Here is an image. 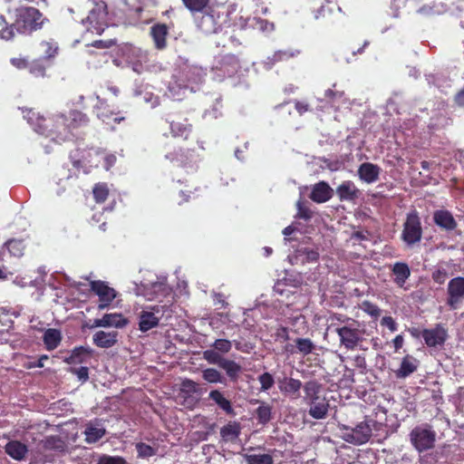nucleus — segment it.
<instances>
[{
    "mask_svg": "<svg viewBox=\"0 0 464 464\" xmlns=\"http://www.w3.org/2000/svg\"><path fill=\"white\" fill-rule=\"evenodd\" d=\"M66 115L72 133L74 130L84 127L89 123L88 116L78 110H72Z\"/></svg>",
    "mask_w": 464,
    "mask_h": 464,
    "instance_id": "obj_29",
    "label": "nucleus"
},
{
    "mask_svg": "<svg viewBox=\"0 0 464 464\" xmlns=\"http://www.w3.org/2000/svg\"><path fill=\"white\" fill-rule=\"evenodd\" d=\"M106 431L103 428L94 426H87L84 430L85 441L89 444L95 443L100 440Z\"/></svg>",
    "mask_w": 464,
    "mask_h": 464,
    "instance_id": "obj_42",
    "label": "nucleus"
},
{
    "mask_svg": "<svg viewBox=\"0 0 464 464\" xmlns=\"http://www.w3.org/2000/svg\"><path fill=\"white\" fill-rule=\"evenodd\" d=\"M202 378L209 383H226V378L215 368H207L203 370Z\"/></svg>",
    "mask_w": 464,
    "mask_h": 464,
    "instance_id": "obj_43",
    "label": "nucleus"
},
{
    "mask_svg": "<svg viewBox=\"0 0 464 464\" xmlns=\"http://www.w3.org/2000/svg\"><path fill=\"white\" fill-rule=\"evenodd\" d=\"M421 337L429 347L441 346L448 338V331L440 324L435 325L431 329H423Z\"/></svg>",
    "mask_w": 464,
    "mask_h": 464,
    "instance_id": "obj_14",
    "label": "nucleus"
},
{
    "mask_svg": "<svg viewBox=\"0 0 464 464\" xmlns=\"http://www.w3.org/2000/svg\"><path fill=\"white\" fill-rule=\"evenodd\" d=\"M215 350H217L219 353H228L232 348V343L230 341L227 339H217L214 343L212 344Z\"/></svg>",
    "mask_w": 464,
    "mask_h": 464,
    "instance_id": "obj_55",
    "label": "nucleus"
},
{
    "mask_svg": "<svg viewBox=\"0 0 464 464\" xmlns=\"http://www.w3.org/2000/svg\"><path fill=\"white\" fill-rule=\"evenodd\" d=\"M409 437L412 447L419 453H423L434 448L437 432L431 425L424 423L414 427L411 430Z\"/></svg>",
    "mask_w": 464,
    "mask_h": 464,
    "instance_id": "obj_5",
    "label": "nucleus"
},
{
    "mask_svg": "<svg viewBox=\"0 0 464 464\" xmlns=\"http://www.w3.org/2000/svg\"><path fill=\"white\" fill-rule=\"evenodd\" d=\"M97 464H127V461L120 456L102 455L99 458Z\"/></svg>",
    "mask_w": 464,
    "mask_h": 464,
    "instance_id": "obj_54",
    "label": "nucleus"
},
{
    "mask_svg": "<svg viewBox=\"0 0 464 464\" xmlns=\"http://www.w3.org/2000/svg\"><path fill=\"white\" fill-rule=\"evenodd\" d=\"M118 332L98 331L92 336L93 343L100 348H111L118 342Z\"/></svg>",
    "mask_w": 464,
    "mask_h": 464,
    "instance_id": "obj_20",
    "label": "nucleus"
},
{
    "mask_svg": "<svg viewBox=\"0 0 464 464\" xmlns=\"http://www.w3.org/2000/svg\"><path fill=\"white\" fill-rule=\"evenodd\" d=\"M309 406V415L316 420L324 419L327 416L330 407L329 401L324 396L310 403Z\"/></svg>",
    "mask_w": 464,
    "mask_h": 464,
    "instance_id": "obj_25",
    "label": "nucleus"
},
{
    "mask_svg": "<svg viewBox=\"0 0 464 464\" xmlns=\"http://www.w3.org/2000/svg\"><path fill=\"white\" fill-rule=\"evenodd\" d=\"M418 365L419 361L412 355L407 354L402 358L399 369L394 372L395 375L399 379L406 378L417 371Z\"/></svg>",
    "mask_w": 464,
    "mask_h": 464,
    "instance_id": "obj_21",
    "label": "nucleus"
},
{
    "mask_svg": "<svg viewBox=\"0 0 464 464\" xmlns=\"http://www.w3.org/2000/svg\"><path fill=\"white\" fill-rule=\"evenodd\" d=\"M392 272L394 276V283L398 286L403 287L411 276V269L408 264L404 262H396L392 268Z\"/></svg>",
    "mask_w": 464,
    "mask_h": 464,
    "instance_id": "obj_26",
    "label": "nucleus"
},
{
    "mask_svg": "<svg viewBox=\"0 0 464 464\" xmlns=\"http://www.w3.org/2000/svg\"><path fill=\"white\" fill-rule=\"evenodd\" d=\"M48 359V355L43 354L36 361H28L24 362L23 366L25 369L43 368L44 366V361H47Z\"/></svg>",
    "mask_w": 464,
    "mask_h": 464,
    "instance_id": "obj_59",
    "label": "nucleus"
},
{
    "mask_svg": "<svg viewBox=\"0 0 464 464\" xmlns=\"http://www.w3.org/2000/svg\"><path fill=\"white\" fill-rule=\"evenodd\" d=\"M136 450L139 458H150L156 454V450L144 442H138Z\"/></svg>",
    "mask_w": 464,
    "mask_h": 464,
    "instance_id": "obj_50",
    "label": "nucleus"
},
{
    "mask_svg": "<svg viewBox=\"0 0 464 464\" xmlns=\"http://www.w3.org/2000/svg\"><path fill=\"white\" fill-rule=\"evenodd\" d=\"M204 359L212 364L219 365L221 362L224 360V356H222L219 352L217 350H207L203 353Z\"/></svg>",
    "mask_w": 464,
    "mask_h": 464,
    "instance_id": "obj_51",
    "label": "nucleus"
},
{
    "mask_svg": "<svg viewBox=\"0 0 464 464\" xmlns=\"http://www.w3.org/2000/svg\"><path fill=\"white\" fill-rule=\"evenodd\" d=\"M380 168L372 163L364 162L358 169L360 179L366 183H373L379 179Z\"/></svg>",
    "mask_w": 464,
    "mask_h": 464,
    "instance_id": "obj_23",
    "label": "nucleus"
},
{
    "mask_svg": "<svg viewBox=\"0 0 464 464\" xmlns=\"http://www.w3.org/2000/svg\"><path fill=\"white\" fill-rule=\"evenodd\" d=\"M278 387L285 394L297 397L299 395L300 389L304 386L302 382L294 378L285 377L278 381Z\"/></svg>",
    "mask_w": 464,
    "mask_h": 464,
    "instance_id": "obj_24",
    "label": "nucleus"
},
{
    "mask_svg": "<svg viewBox=\"0 0 464 464\" xmlns=\"http://www.w3.org/2000/svg\"><path fill=\"white\" fill-rule=\"evenodd\" d=\"M241 432L240 424L237 421H229L220 430V436L226 441L236 440Z\"/></svg>",
    "mask_w": 464,
    "mask_h": 464,
    "instance_id": "obj_33",
    "label": "nucleus"
},
{
    "mask_svg": "<svg viewBox=\"0 0 464 464\" xmlns=\"http://www.w3.org/2000/svg\"><path fill=\"white\" fill-rule=\"evenodd\" d=\"M256 418L259 423L266 424L271 420V407L262 404L256 409Z\"/></svg>",
    "mask_w": 464,
    "mask_h": 464,
    "instance_id": "obj_47",
    "label": "nucleus"
},
{
    "mask_svg": "<svg viewBox=\"0 0 464 464\" xmlns=\"http://www.w3.org/2000/svg\"><path fill=\"white\" fill-rule=\"evenodd\" d=\"M95 113L103 123L111 125L112 129L115 124L125 120L120 111L111 110L107 102L101 99L98 100V103L95 106Z\"/></svg>",
    "mask_w": 464,
    "mask_h": 464,
    "instance_id": "obj_13",
    "label": "nucleus"
},
{
    "mask_svg": "<svg viewBox=\"0 0 464 464\" xmlns=\"http://www.w3.org/2000/svg\"><path fill=\"white\" fill-rule=\"evenodd\" d=\"M82 24L88 32L102 34L108 27L107 5L102 1L95 3L87 17L82 20Z\"/></svg>",
    "mask_w": 464,
    "mask_h": 464,
    "instance_id": "obj_7",
    "label": "nucleus"
},
{
    "mask_svg": "<svg viewBox=\"0 0 464 464\" xmlns=\"http://www.w3.org/2000/svg\"><path fill=\"white\" fill-rule=\"evenodd\" d=\"M48 19L34 6H20L14 11V20L0 30V38L5 41L14 37V32L22 35H31L41 30Z\"/></svg>",
    "mask_w": 464,
    "mask_h": 464,
    "instance_id": "obj_2",
    "label": "nucleus"
},
{
    "mask_svg": "<svg viewBox=\"0 0 464 464\" xmlns=\"http://www.w3.org/2000/svg\"><path fill=\"white\" fill-rule=\"evenodd\" d=\"M447 305L456 310L464 299V277L457 276L450 280L447 288Z\"/></svg>",
    "mask_w": 464,
    "mask_h": 464,
    "instance_id": "obj_11",
    "label": "nucleus"
},
{
    "mask_svg": "<svg viewBox=\"0 0 464 464\" xmlns=\"http://www.w3.org/2000/svg\"><path fill=\"white\" fill-rule=\"evenodd\" d=\"M69 371L72 374H75L82 382H85L89 380V369L86 366H81L79 368L72 367Z\"/></svg>",
    "mask_w": 464,
    "mask_h": 464,
    "instance_id": "obj_58",
    "label": "nucleus"
},
{
    "mask_svg": "<svg viewBox=\"0 0 464 464\" xmlns=\"http://www.w3.org/2000/svg\"><path fill=\"white\" fill-rule=\"evenodd\" d=\"M245 459L247 464H273V458L269 454H246Z\"/></svg>",
    "mask_w": 464,
    "mask_h": 464,
    "instance_id": "obj_45",
    "label": "nucleus"
},
{
    "mask_svg": "<svg viewBox=\"0 0 464 464\" xmlns=\"http://www.w3.org/2000/svg\"><path fill=\"white\" fill-rule=\"evenodd\" d=\"M41 46L44 48V55L41 58L44 59L48 63L58 54V52H59L58 44L53 39H51L49 41H43L41 43Z\"/></svg>",
    "mask_w": 464,
    "mask_h": 464,
    "instance_id": "obj_40",
    "label": "nucleus"
},
{
    "mask_svg": "<svg viewBox=\"0 0 464 464\" xmlns=\"http://www.w3.org/2000/svg\"><path fill=\"white\" fill-rule=\"evenodd\" d=\"M361 309L374 319H377L381 315V309L379 306L367 300L362 303Z\"/></svg>",
    "mask_w": 464,
    "mask_h": 464,
    "instance_id": "obj_48",
    "label": "nucleus"
},
{
    "mask_svg": "<svg viewBox=\"0 0 464 464\" xmlns=\"http://www.w3.org/2000/svg\"><path fill=\"white\" fill-rule=\"evenodd\" d=\"M201 16L196 18L197 27L204 34H210L215 31V19L212 14L201 13Z\"/></svg>",
    "mask_w": 464,
    "mask_h": 464,
    "instance_id": "obj_34",
    "label": "nucleus"
},
{
    "mask_svg": "<svg viewBox=\"0 0 464 464\" xmlns=\"http://www.w3.org/2000/svg\"><path fill=\"white\" fill-rule=\"evenodd\" d=\"M10 63L16 69H29L30 62L25 57H14L10 60Z\"/></svg>",
    "mask_w": 464,
    "mask_h": 464,
    "instance_id": "obj_61",
    "label": "nucleus"
},
{
    "mask_svg": "<svg viewBox=\"0 0 464 464\" xmlns=\"http://www.w3.org/2000/svg\"><path fill=\"white\" fill-rule=\"evenodd\" d=\"M335 86L336 84H334L333 88H335ZM324 98L327 102L336 107H338L340 104H345L347 102V98L345 97L344 92L337 91L334 89L326 90L324 92Z\"/></svg>",
    "mask_w": 464,
    "mask_h": 464,
    "instance_id": "obj_35",
    "label": "nucleus"
},
{
    "mask_svg": "<svg viewBox=\"0 0 464 464\" xmlns=\"http://www.w3.org/2000/svg\"><path fill=\"white\" fill-rule=\"evenodd\" d=\"M5 453L16 460L24 459L28 450L25 444L18 441H9L5 447Z\"/></svg>",
    "mask_w": 464,
    "mask_h": 464,
    "instance_id": "obj_30",
    "label": "nucleus"
},
{
    "mask_svg": "<svg viewBox=\"0 0 464 464\" xmlns=\"http://www.w3.org/2000/svg\"><path fill=\"white\" fill-rule=\"evenodd\" d=\"M295 345L297 350L303 354L307 355L314 349V344L308 338H297L295 340Z\"/></svg>",
    "mask_w": 464,
    "mask_h": 464,
    "instance_id": "obj_46",
    "label": "nucleus"
},
{
    "mask_svg": "<svg viewBox=\"0 0 464 464\" xmlns=\"http://www.w3.org/2000/svg\"><path fill=\"white\" fill-rule=\"evenodd\" d=\"M43 448L46 450L63 452L65 450V443L59 436L46 437L43 441Z\"/></svg>",
    "mask_w": 464,
    "mask_h": 464,
    "instance_id": "obj_37",
    "label": "nucleus"
},
{
    "mask_svg": "<svg viewBox=\"0 0 464 464\" xmlns=\"http://www.w3.org/2000/svg\"><path fill=\"white\" fill-rule=\"evenodd\" d=\"M8 252L14 257H21L24 256L25 250V244L23 239L12 238L5 244Z\"/></svg>",
    "mask_w": 464,
    "mask_h": 464,
    "instance_id": "obj_36",
    "label": "nucleus"
},
{
    "mask_svg": "<svg viewBox=\"0 0 464 464\" xmlns=\"http://www.w3.org/2000/svg\"><path fill=\"white\" fill-rule=\"evenodd\" d=\"M182 3L191 13H202L208 5L209 0H182Z\"/></svg>",
    "mask_w": 464,
    "mask_h": 464,
    "instance_id": "obj_44",
    "label": "nucleus"
},
{
    "mask_svg": "<svg viewBox=\"0 0 464 464\" xmlns=\"http://www.w3.org/2000/svg\"><path fill=\"white\" fill-rule=\"evenodd\" d=\"M322 391L323 384L320 383L318 381H308L304 385V400L309 405L310 403H313L314 401H318L320 398L323 397L321 396Z\"/></svg>",
    "mask_w": 464,
    "mask_h": 464,
    "instance_id": "obj_22",
    "label": "nucleus"
},
{
    "mask_svg": "<svg viewBox=\"0 0 464 464\" xmlns=\"http://www.w3.org/2000/svg\"><path fill=\"white\" fill-rule=\"evenodd\" d=\"M168 305H153L148 310H143L139 315V329L145 333L159 325L165 311H169Z\"/></svg>",
    "mask_w": 464,
    "mask_h": 464,
    "instance_id": "obj_9",
    "label": "nucleus"
},
{
    "mask_svg": "<svg viewBox=\"0 0 464 464\" xmlns=\"http://www.w3.org/2000/svg\"><path fill=\"white\" fill-rule=\"evenodd\" d=\"M128 320L121 314H106L101 319H95L92 327H124Z\"/></svg>",
    "mask_w": 464,
    "mask_h": 464,
    "instance_id": "obj_16",
    "label": "nucleus"
},
{
    "mask_svg": "<svg viewBox=\"0 0 464 464\" xmlns=\"http://www.w3.org/2000/svg\"><path fill=\"white\" fill-rule=\"evenodd\" d=\"M218 367L225 371L227 376L232 382H237L242 372V366L239 363L226 357Z\"/></svg>",
    "mask_w": 464,
    "mask_h": 464,
    "instance_id": "obj_27",
    "label": "nucleus"
},
{
    "mask_svg": "<svg viewBox=\"0 0 464 464\" xmlns=\"http://www.w3.org/2000/svg\"><path fill=\"white\" fill-rule=\"evenodd\" d=\"M150 34L158 50H163L167 46V36L169 28L165 24H156L150 27Z\"/></svg>",
    "mask_w": 464,
    "mask_h": 464,
    "instance_id": "obj_18",
    "label": "nucleus"
},
{
    "mask_svg": "<svg viewBox=\"0 0 464 464\" xmlns=\"http://www.w3.org/2000/svg\"><path fill=\"white\" fill-rule=\"evenodd\" d=\"M23 113L34 131L57 142L65 141L72 135L65 114L45 118L34 109H25Z\"/></svg>",
    "mask_w": 464,
    "mask_h": 464,
    "instance_id": "obj_1",
    "label": "nucleus"
},
{
    "mask_svg": "<svg viewBox=\"0 0 464 464\" xmlns=\"http://www.w3.org/2000/svg\"><path fill=\"white\" fill-rule=\"evenodd\" d=\"M336 194L341 201H353L358 198L360 190L353 181L345 180L336 188Z\"/></svg>",
    "mask_w": 464,
    "mask_h": 464,
    "instance_id": "obj_19",
    "label": "nucleus"
},
{
    "mask_svg": "<svg viewBox=\"0 0 464 464\" xmlns=\"http://www.w3.org/2000/svg\"><path fill=\"white\" fill-rule=\"evenodd\" d=\"M347 324L337 327L335 333L339 336L340 343L347 350H354L364 338V329L359 328V323L351 318H346Z\"/></svg>",
    "mask_w": 464,
    "mask_h": 464,
    "instance_id": "obj_6",
    "label": "nucleus"
},
{
    "mask_svg": "<svg viewBox=\"0 0 464 464\" xmlns=\"http://www.w3.org/2000/svg\"><path fill=\"white\" fill-rule=\"evenodd\" d=\"M92 195L96 203L102 204L105 202L109 197V188L107 183H96L92 188Z\"/></svg>",
    "mask_w": 464,
    "mask_h": 464,
    "instance_id": "obj_41",
    "label": "nucleus"
},
{
    "mask_svg": "<svg viewBox=\"0 0 464 464\" xmlns=\"http://www.w3.org/2000/svg\"><path fill=\"white\" fill-rule=\"evenodd\" d=\"M449 277L447 269L441 266H438L431 274L432 280L439 285H443Z\"/></svg>",
    "mask_w": 464,
    "mask_h": 464,
    "instance_id": "obj_49",
    "label": "nucleus"
},
{
    "mask_svg": "<svg viewBox=\"0 0 464 464\" xmlns=\"http://www.w3.org/2000/svg\"><path fill=\"white\" fill-rule=\"evenodd\" d=\"M333 197V189L325 181H320L314 185L310 198L316 203H324Z\"/></svg>",
    "mask_w": 464,
    "mask_h": 464,
    "instance_id": "obj_17",
    "label": "nucleus"
},
{
    "mask_svg": "<svg viewBox=\"0 0 464 464\" xmlns=\"http://www.w3.org/2000/svg\"><path fill=\"white\" fill-rule=\"evenodd\" d=\"M91 290L99 296V310L107 308L116 297V291L102 280H94L90 283Z\"/></svg>",
    "mask_w": 464,
    "mask_h": 464,
    "instance_id": "obj_12",
    "label": "nucleus"
},
{
    "mask_svg": "<svg viewBox=\"0 0 464 464\" xmlns=\"http://www.w3.org/2000/svg\"><path fill=\"white\" fill-rule=\"evenodd\" d=\"M294 55L295 54L292 52L280 50L276 52L272 56L268 57L267 59L269 63L274 64L276 63L288 61L289 59L293 58Z\"/></svg>",
    "mask_w": 464,
    "mask_h": 464,
    "instance_id": "obj_52",
    "label": "nucleus"
},
{
    "mask_svg": "<svg viewBox=\"0 0 464 464\" xmlns=\"http://www.w3.org/2000/svg\"><path fill=\"white\" fill-rule=\"evenodd\" d=\"M92 350L90 347L78 346L75 347L69 357L65 358L64 362L68 364L82 363L85 362L87 356H91Z\"/></svg>",
    "mask_w": 464,
    "mask_h": 464,
    "instance_id": "obj_31",
    "label": "nucleus"
},
{
    "mask_svg": "<svg viewBox=\"0 0 464 464\" xmlns=\"http://www.w3.org/2000/svg\"><path fill=\"white\" fill-rule=\"evenodd\" d=\"M422 227L420 218L417 210L409 212L403 223L401 239L408 246L419 243L422 237Z\"/></svg>",
    "mask_w": 464,
    "mask_h": 464,
    "instance_id": "obj_8",
    "label": "nucleus"
},
{
    "mask_svg": "<svg viewBox=\"0 0 464 464\" xmlns=\"http://www.w3.org/2000/svg\"><path fill=\"white\" fill-rule=\"evenodd\" d=\"M182 390L187 392H198V384L192 380L186 379L181 383Z\"/></svg>",
    "mask_w": 464,
    "mask_h": 464,
    "instance_id": "obj_62",
    "label": "nucleus"
},
{
    "mask_svg": "<svg viewBox=\"0 0 464 464\" xmlns=\"http://www.w3.org/2000/svg\"><path fill=\"white\" fill-rule=\"evenodd\" d=\"M165 157L175 167L183 169L188 173L198 169L200 160V156L195 148H184L181 146L167 153Z\"/></svg>",
    "mask_w": 464,
    "mask_h": 464,
    "instance_id": "obj_4",
    "label": "nucleus"
},
{
    "mask_svg": "<svg viewBox=\"0 0 464 464\" xmlns=\"http://www.w3.org/2000/svg\"><path fill=\"white\" fill-rule=\"evenodd\" d=\"M47 63L48 62L41 57L34 59L29 63V72L34 77H44L46 74V68L48 66Z\"/></svg>",
    "mask_w": 464,
    "mask_h": 464,
    "instance_id": "obj_39",
    "label": "nucleus"
},
{
    "mask_svg": "<svg viewBox=\"0 0 464 464\" xmlns=\"http://www.w3.org/2000/svg\"><path fill=\"white\" fill-rule=\"evenodd\" d=\"M432 219L437 227L446 232H451L458 227V222L452 213L447 209L435 210L433 212Z\"/></svg>",
    "mask_w": 464,
    "mask_h": 464,
    "instance_id": "obj_15",
    "label": "nucleus"
},
{
    "mask_svg": "<svg viewBox=\"0 0 464 464\" xmlns=\"http://www.w3.org/2000/svg\"><path fill=\"white\" fill-rule=\"evenodd\" d=\"M454 102L457 106L464 108V86L455 94Z\"/></svg>",
    "mask_w": 464,
    "mask_h": 464,
    "instance_id": "obj_64",
    "label": "nucleus"
},
{
    "mask_svg": "<svg viewBox=\"0 0 464 464\" xmlns=\"http://www.w3.org/2000/svg\"><path fill=\"white\" fill-rule=\"evenodd\" d=\"M219 63L221 69L227 71L228 73H233L239 68L238 58L235 54L231 53L223 55Z\"/></svg>",
    "mask_w": 464,
    "mask_h": 464,
    "instance_id": "obj_38",
    "label": "nucleus"
},
{
    "mask_svg": "<svg viewBox=\"0 0 464 464\" xmlns=\"http://www.w3.org/2000/svg\"><path fill=\"white\" fill-rule=\"evenodd\" d=\"M440 452L432 451L430 453H425L420 456L419 461L420 464H437L439 461Z\"/></svg>",
    "mask_w": 464,
    "mask_h": 464,
    "instance_id": "obj_57",
    "label": "nucleus"
},
{
    "mask_svg": "<svg viewBox=\"0 0 464 464\" xmlns=\"http://www.w3.org/2000/svg\"><path fill=\"white\" fill-rule=\"evenodd\" d=\"M381 324L387 326L391 332H395L397 330V324L392 316L382 317Z\"/></svg>",
    "mask_w": 464,
    "mask_h": 464,
    "instance_id": "obj_63",
    "label": "nucleus"
},
{
    "mask_svg": "<svg viewBox=\"0 0 464 464\" xmlns=\"http://www.w3.org/2000/svg\"><path fill=\"white\" fill-rule=\"evenodd\" d=\"M258 381L263 391H268L275 383L274 378L269 372H264L259 375Z\"/></svg>",
    "mask_w": 464,
    "mask_h": 464,
    "instance_id": "obj_56",
    "label": "nucleus"
},
{
    "mask_svg": "<svg viewBox=\"0 0 464 464\" xmlns=\"http://www.w3.org/2000/svg\"><path fill=\"white\" fill-rule=\"evenodd\" d=\"M297 217L299 218L308 220L312 218V211L301 200L297 202Z\"/></svg>",
    "mask_w": 464,
    "mask_h": 464,
    "instance_id": "obj_60",
    "label": "nucleus"
},
{
    "mask_svg": "<svg viewBox=\"0 0 464 464\" xmlns=\"http://www.w3.org/2000/svg\"><path fill=\"white\" fill-rule=\"evenodd\" d=\"M167 121L169 124L170 133L174 138L188 140L193 133V126L188 119L181 113L169 115Z\"/></svg>",
    "mask_w": 464,
    "mask_h": 464,
    "instance_id": "obj_10",
    "label": "nucleus"
},
{
    "mask_svg": "<svg viewBox=\"0 0 464 464\" xmlns=\"http://www.w3.org/2000/svg\"><path fill=\"white\" fill-rule=\"evenodd\" d=\"M375 420L366 418L355 427L339 423L338 429L342 432V438L346 442L354 445H362L370 440L372 432V426L375 424Z\"/></svg>",
    "mask_w": 464,
    "mask_h": 464,
    "instance_id": "obj_3",
    "label": "nucleus"
},
{
    "mask_svg": "<svg viewBox=\"0 0 464 464\" xmlns=\"http://www.w3.org/2000/svg\"><path fill=\"white\" fill-rule=\"evenodd\" d=\"M44 344L48 351L56 349L62 342V333L55 328H48L43 335Z\"/></svg>",
    "mask_w": 464,
    "mask_h": 464,
    "instance_id": "obj_28",
    "label": "nucleus"
},
{
    "mask_svg": "<svg viewBox=\"0 0 464 464\" xmlns=\"http://www.w3.org/2000/svg\"><path fill=\"white\" fill-rule=\"evenodd\" d=\"M209 400L213 401L227 414H234V409L231 401L224 397L218 390H212L208 394Z\"/></svg>",
    "mask_w": 464,
    "mask_h": 464,
    "instance_id": "obj_32",
    "label": "nucleus"
},
{
    "mask_svg": "<svg viewBox=\"0 0 464 464\" xmlns=\"http://www.w3.org/2000/svg\"><path fill=\"white\" fill-rule=\"evenodd\" d=\"M300 256H304V260L307 263H314L319 259L317 249L304 247L299 250Z\"/></svg>",
    "mask_w": 464,
    "mask_h": 464,
    "instance_id": "obj_53",
    "label": "nucleus"
}]
</instances>
